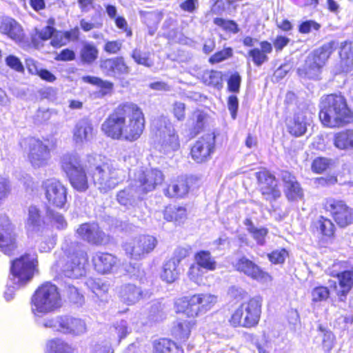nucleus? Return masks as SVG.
Returning a JSON list of instances; mask_svg holds the SVG:
<instances>
[{
  "mask_svg": "<svg viewBox=\"0 0 353 353\" xmlns=\"http://www.w3.org/2000/svg\"><path fill=\"white\" fill-rule=\"evenodd\" d=\"M131 57L137 64L143 65L148 68H150L154 65V62L150 59L149 55L142 52L140 50L134 49L131 54Z\"/></svg>",
  "mask_w": 353,
  "mask_h": 353,
  "instance_id": "49",
  "label": "nucleus"
},
{
  "mask_svg": "<svg viewBox=\"0 0 353 353\" xmlns=\"http://www.w3.org/2000/svg\"><path fill=\"white\" fill-rule=\"evenodd\" d=\"M180 270L176 261L168 260L163 266L161 279L168 283H172L179 276Z\"/></svg>",
  "mask_w": 353,
  "mask_h": 353,
  "instance_id": "31",
  "label": "nucleus"
},
{
  "mask_svg": "<svg viewBox=\"0 0 353 353\" xmlns=\"http://www.w3.org/2000/svg\"><path fill=\"white\" fill-rule=\"evenodd\" d=\"M216 296L210 294H194L186 301H183L186 303L183 312L188 316H196L210 310L216 303Z\"/></svg>",
  "mask_w": 353,
  "mask_h": 353,
  "instance_id": "15",
  "label": "nucleus"
},
{
  "mask_svg": "<svg viewBox=\"0 0 353 353\" xmlns=\"http://www.w3.org/2000/svg\"><path fill=\"white\" fill-rule=\"evenodd\" d=\"M215 145V135L208 133L196 141L191 149L192 159L197 163L208 161L214 152Z\"/></svg>",
  "mask_w": 353,
  "mask_h": 353,
  "instance_id": "16",
  "label": "nucleus"
},
{
  "mask_svg": "<svg viewBox=\"0 0 353 353\" xmlns=\"http://www.w3.org/2000/svg\"><path fill=\"white\" fill-rule=\"evenodd\" d=\"M65 256L57 261L55 266L65 276L78 279L85 273V265L88 261V255L84 245L77 241L68 242L65 240L62 245Z\"/></svg>",
  "mask_w": 353,
  "mask_h": 353,
  "instance_id": "3",
  "label": "nucleus"
},
{
  "mask_svg": "<svg viewBox=\"0 0 353 353\" xmlns=\"http://www.w3.org/2000/svg\"><path fill=\"white\" fill-rule=\"evenodd\" d=\"M309 121L310 119L305 113L303 112L296 113L293 119L288 123L289 132L295 137L303 135L306 131Z\"/></svg>",
  "mask_w": 353,
  "mask_h": 353,
  "instance_id": "29",
  "label": "nucleus"
},
{
  "mask_svg": "<svg viewBox=\"0 0 353 353\" xmlns=\"http://www.w3.org/2000/svg\"><path fill=\"white\" fill-rule=\"evenodd\" d=\"M49 216L52 222L59 230H63L66 228L68 223L64 216L59 212L48 211Z\"/></svg>",
  "mask_w": 353,
  "mask_h": 353,
  "instance_id": "60",
  "label": "nucleus"
},
{
  "mask_svg": "<svg viewBox=\"0 0 353 353\" xmlns=\"http://www.w3.org/2000/svg\"><path fill=\"white\" fill-rule=\"evenodd\" d=\"M313 302L326 301L330 296V290L327 287L319 286L314 288L311 293Z\"/></svg>",
  "mask_w": 353,
  "mask_h": 353,
  "instance_id": "52",
  "label": "nucleus"
},
{
  "mask_svg": "<svg viewBox=\"0 0 353 353\" xmlns=\"http://www.w3.org/2000/svg\"><path fill=\"white\" fill-rule=\"evenodd\" d=\"M333 276L338 277L340 286H346L350 289L353 287V269L345 270Z\"/></svg>",
  "mask_w": 353,
  "mask_h": 353,
  "instance_id": "53",
  "label": "nucleus"
},
{
  "mask_svg": "<svg viewBox=\"0 0 353 353\" xmlns=\"http://www.w3.org/2000/svg\"><path fill=\"white\" fill-rule=\"evenodd\" d=\"M61 165L62 170L67 176L74 172L76 170L83 168L79 157L77 154H65L63 155L61 159Z\"/></svg>",
  "mask_w": 353,
  "mask_h": 353,
  "instance_id": "33",
  "label": "nucleus"
},
{
  "mask_svg": "<svg viewBox=\"0 0 353 353\" xmlns=\"http://www.w3.org/2000/svg\"><path fill=\"white\" fill-rule=\"evenodd\" d=\"M334 145L339 150L353 149V130H345L336 133Z\"/></svg>",
  "mask_w": 353,
  "mask_h": 353,
  "instance_id": "32",
  "label": "nucleus"
},
{
  "mask_svg": "<svg viewBox=\"0 0 353 353\" xmlns=\"http://www.w3.org/2000/svg\"><path fill=\"white\" fill-rule=\"evenodd\" d=\"M85 285L97 297L101 299L109 289L108 284L101 279L88 278L86 279Z\"/></svg>",
  "mask_w": 353,
  "mask_h": 353,
  "instance_id": "41",
  "label": "nucleus"
},
{
  "mask_svg": "<svg viewBox=\"0 0 353 353\" xmlns=\"http://www.w3.org/2000/svg\"><path fill=\"white\" fill-rule=\"evenodd\" d=\"M163 306L159 302L154 303L151 307L150 310V317L152 320L158 321L161 319L165 316L163 312Z\"/></svg>",
  "mask_w": 353,
  "mask_h": 353,
  "instance_id": "59",
  "label": "nucleus"
},
{
  "mask_svg": "<svg viewBox=\"0 0 353 353\" xmlns=\"http://www.w3.org/2000/svg\"><path fill=\"white\" fill-rule=\"evenodd\" d=\"M196 265L206 270L212 271L216 269V262L208 251H200L194 256Z\"/></svg>",
  "mask_w": 353,
  "mask_h": 353,
  "instance_id": "36",
  "label": "nucleus"
},
{
  "mask_svg": "<svg viewBox=\"0 0 353 353\" xmlns=\"http://www.w3.org/2000/svg\"><path fill=\"white\" fill-rule=\"evenodd\" d=\"M204 83L208 85L217 87L222 83V73L219 71L211 70L203 74Z\"/></svg>",
  "mask_w": 353,
  "mask_h": 353,
  "instance_id": "48",
  "label": "nucleus"
},
{
  "mask_svg": "<svg viewBox=\"0 0 353 353\" xmlns=\"http://www.w3.org/2000/svg\"><path fill=\"white\" fill-rule=\"evenodd\" d=\"M92 137V126L87 119H81L75 125L73 130V139L77 144H83Z\"/></svg>",
  "mask_w": 353,
  "mask_h": 353,
  "instance_id": "27",
  "label": "nucleus"
},
{
  "mask_svg": "<svg viewBox=\"0 0 353 353\" xmlns=\"http://www.w3.org/2000/svg\"><path fill=\"white\" fill-rule=\"evenodd\" d=\"M156 136L159 138L161 150L170 153L177 150L180 147L176 130L171 122L166 118H159L154 123Z\"/></svg>",
  "mask_w": 353,
  "mask_h": 353,
  "instance_id": "9",
  "label": "nucleus"
},
{
  "mask_svg": "<svg viewBox=\"0 0 353 353\" xmlns=\"http://www.w3.org/2000/svg\"><path fill=\"white\" fill-rule=\"evenodd\" d=\"M100 67L106 75L114 77L121 74H128L130 71L122 57L103 60L101 62Z\"/></svg>",
  "mask_w": 353,
  "mask_h": 353,
  "instance_id": "23",
  "label": "nucleus"
},
{
  "mask_svg": "<svg viewBox=\"0 0 353 353\" xmlns=\"http://www.w3.org/2000/svg\"><path fill=\"white\" fill-rule=\"evenodd\" d=\"M203 268L200 266L193 264L190 266L188 270V276L191 281L198 285L204 284V274Z\"/></svg>",
  "mask_w": 353,
  "mask_h": 353,
  "instance_id": "47",
  "label": "nucleus"
},
{
  "mask_svg": "<svg viewBox=\"0 0 353 353\" xmlns=\"http://www.w3.org/2000/svg\"><path fill=\"white\" fill-rule=\"evenodd\" d=\"M233 54V50L231 48H226L213 54L209 59L211 63H220L230 57Z\"/></svg>",
  "mask_w": 353,
  "mask_h": 353,
  "instance_id": "57",
  "label": "nucleus"
},
{
  "mask_svg": "<svg viewBox=\"0 0 353 353\" xmlns=\"http://www.w3.org/2000/svg\"><path fill=\"white\" fill-rule=\"evenodd\" d=\"M188 192V186L184 181L172 183L168 185L165 191V195L170 197H182Z\"/></svg>",
  "mask_w": 353,
  "mask_h": 353,
  "instance_id": "44",
  "label": "nucleus"
},
{
  "mask_svg": "<svg viewBox=\"0 0 353 353\" xmlns=\"http://www.w3.org/2000/svg\"><path fill=\"white\" fill-rule=\"evenodd\" d=\"M194 325V321L193 320L179 321L173 328V334L178 339L185 341L189 338Z\"/></svg>",
  "mask_w": 353,
  "mask_h": 353,
  "instance_id": "39",
  "label": "nucleus"
},
{
  "mask_svg": "<svg viewBox=\"0 0 353 353\" xmlns=\"http://www.w3.org/2000/svg\"><path fill=\"white\" fill-rule=\"evenodd\" d=\"M288 252L285 249H281L280 250H277L269 254L268 259L272 263L274 264H279L283 263L285 261Z\"/></svg>",
  "mask_w": 353,
  "mask_h": 353,
  "instance_id": "61",
  "label": "nucleus"
},
{
  "mask_svg": "<svg viewBox=\"0 0 353 353\" xmlns=\"http://www.w3.org/2000/svg\"><path fill=\"white\" fill-rule=\"evenodd\" d=\"M68 296L71 302L76 304H82L83 296L81 295L77 288L73 285H69L68 288Z\"/></svg>",
  "mask_w": 353,
  "mask_h": 353,
  "instance_id": "64",
  "label": "nucleus"
},
{
  "mask_svg": "<svg viewBox=\"0 0 353 353\" xmlns=\"http://www.w3.org/2000/svg\"><path fill=\"white\" fill-rule=\"evenodd\" d=\"M332 160L325 157H319L313 161L312 169L314 172L321 173L331 165Z\"/></svg>",
  "mask_w": 353,
  "mask_h": 353,
  "instance_id": "55",
  "label": "nucleus"
},
{
  "mask_svg": "<svg viewBox=\"0 0 353 353\" xmlns=\"http://www.w3.org/2000/svg\"><path fill=\"white\" fill-rule=\"evenodd\" d=\"M208 116L206 113L199 110L194 111L190 119L188 121L190 125L193 127V134H199L204 128L208 121Z\"/></svg>",
  "mask_w": 353,
  "mask_h": 353,
  "instance_id": "40",
  "label": "nucleus"
},
{
  "mask_svg": "<svg viewBox=\"0 0 353 353\" xmlns=\"http://www.w3.org/2000/svg\"><path fill=\"white\" fill-rule=\"evenodd\" d=\"M213 22L215 25L222 28L225 31H229L234 34L239 31L237 23L234 21L216 17L214 19Z\"/></svg>",
  "mask_w": 353,
  "mask_h": 353,
  "instance_id": "51",
  "label": "nucleus"
},
{
  "mask_svg": "<svg viewBox=\"0 0 353 353\" xmlns=\"http://www.w3.org/2000/svg\"><path fill=\"white\" fill-rule=\"evenodd\" d=\"M319 119L329 128H341L353 122V112L341 94H331L321 98Z\"/></svg>",
  "mask_w": 353,
  "mask_h": 353,
  "instance_id": "2",
  "label": "nucleus"
},
{
  "mask_svg": "<svg viewBox=\"0 0 353 353\" xmlns=\"http://www.w3.org/2000/svg\"><path fill=\"white\" fill-rule=\"evenodd\" d=\"M119 294L123 301L128 305L134 304L141 299L150 296L148 292H144L140 288L130 283L121 285Z\"/></svg>",
  "mask_w": 353,
  "mask_h": 353,
  "instance_id": "25",
  "label": "nucleus"
},
{
  "mask_svg": "<svg viewBox=\"0 0 353 353\" xmlns=\"http://www.w3.org/2000/svg\"><path fill=\"white\" fill-rule=\"evenodd\" d=\"M248 55L252 57L254 63L260 66L263 63L268 61V57L259 48H254L248 52Z\"/></svg>",
  "mask_w": 353,
  "mask_h": 353,
  "instance_id": "58",
  "label": "nucleus"
},
{
  "mask_svg": "<svg viewBox=\"0 0 353 353\" xmlns=\"http://www.w3.org/2000/svg\"><path fill=\"white\" fill-rule=\"evenodd\" d=\"M112 329L113 330H112V332L114 331L116 332L119 341L125 338L131 331L127 321L125 320H121L115 323Z\"/></svg>",
  "mask_w": 353,
  "mask_h": 353,
  "instance_id": "54",
  "label": "nucleus"
},
{
  "mask_svg": "<svg viewBox=\"0 0 353 353\" xmlns=\"http://www.w3.org/2000/svg\"><path fill=\"white\" fill-rule=\"evenodd\" d=\"M45 327L65 334L80 335L86 330L83 321L71 316H57L54 318L45 319L42 323Z\"/></svg>",
  "mask_w": 353,
  "mask_h": 353,
  "instance_id": "10",
  "label": "nucleus"
},
{
  "mask_svg": "<svg viewBox=\"0 0 353 353\" xmlns=\"http://www.w3.org/2000/svg\"><path fill=\"white\" fill-rule=\"evenodd\" d=\"M71 185L79 192H85L88 188V181L83 168L76 170L68 176Z\"/></svg>",
  "mask_w": 353,
  "mask_h": 353,
  "instance_id": "34",
  "label": "nucleus"
},
{
  "mask_svg": "<svg viewBox=\"0 0 353 353\" xmlns=\"http://www.w3.org/2000/svg\"><path fill=\"white\" fill-rule=\"evenodd\" d=\"M281 177L284 185V193L290 201H297L302 199L303 192L296 177L288 171H281Z\"/></svg>",
  "mask_w": 353,
  "mask_h": 353,
  "instance_id": "21",
  "label": "nucleus"
},
{
  "mask_svg": "<svg viewBox=\"0 0 353 353\" xmlns=\"http://www.w3.org/2000/svg\"><path fill=\"white\" fill-rule=\"evenodd\" d=\"M37 264L35 253L26 254L12 261L9 281L19 285H24L29 282L34 274Z\"/></svg>",
  "mask_w": 353,
  "mask_h": 353,
  "instance_id": "8",
  "label": "nucleus"
},
{
  "mask_svg": "<svg viewBox=\"0 0 353 353\" xmlns=\"http://www.w3.org/2000/svg\"><path fill=\"white\" fill-rule=\"evenodd\" d=\"M255 174L261 194L266 200L272 201L280 197L281 192L274 176L266 170L257 172Z\"/></svg>",
  "mask_w": 353,
  "mask_h": 353,
  "instance_id": "19",
  "label": "nucleus"
},
{
  "mask_svg": "<svg viewBox=\"0 0 353 353\" xmlns=\"http://www.w3.org/2000/svg\"><path fill=\"white\" fill-rule=\"evenodd\" d=\"M335 48V42L330 41L309 54L304 64L297 69L299 76L304 79H319L322 68Z\"/></svg>",
  "mask_w": 353,
  "mask_h": 353,
  "instance_id": "5",
  "label": "nucleus"
},
{
  "mask_svg": "<svg viewBox=\"0 0 353 353\" xmlns=\"http://www.w3.org/2000/svg\"><path fill=\"white\" fill-rule=\"evenodd\" d=\"M50 353H72V347L61 339H54L50 341Z\"/></svg>",
  "mask_w": 353,
  "mask_h": 353,
  "instance_id": "46",
  "label": "nucleus"
},
{
  "mask_svg": "<svg viewBox=\"0 0 353 353\" xmlns=\"http://www.w3.org/2000/svg\"><path fill=\"white\" fill-rule=\"evenodd\" d=\"M95 270L101 274H106L111 272L116 265L117 258L108 253H98L93 258Z\"/></svg>",
  "mask_w": 353,
  "mask_h": 353,
  "instance_id": "28",
  "label": "nucleus"
},
{
  "mask_svg": "<svg viewBox=\"0 0 353 353\" xmlns=\"http://www.w3.org/2000/svg\"><path fill=\"white\" fill-rule=\"evenodd\" d=\"M157 244V240L155 237L143 235L125 242L123 248L131 259L139 260L151 252Z\"/></svg>",
  "mask_w": 353,
  "mask_h": 353,
  "instance_id": "11",
  "label": "nucleus"
},
{
  "mask_svg": "<svg viewBox=\"0 0 353 353\" xmlns=\"http://www.w3.org/2000/svg\"><path fill=\"white\" fill-rule=\"evenodd\" d=\"M145 125L142 110L137 104L128 102L119 105L108 116L101 129L114 139L134 142L141 137Z\"/></svg>",
  "mask_w": 353,
  "mask_h": 353,
  "instance_id": "1",
  "label": "nucleus"
},
{
  "mask_svg": "<svg viewBox=\"0 0 353 353\" xmlns=\"http://www.w3.org/2000/svg\"><path fill=\"white\" fill-rule=\"evenodd\" d=\"M98 54L97 48L92 43H84L80 50L81 60L85 64H92L98 58Z\"/></svg>",
  "mask_w": 353,
  "mask_h": 353,
  "instance_id": "38",
  "label": "nucleus"
},
{
  "mask_svg": "<svg viewBox=\"0 0 353 353\" xmlns=\"http://www.w3.org/2000/svg\"><path fill=\"white\" fill-rule=\"evenodd\" d=\"M235 267L238 271L257 281L266 280L269 277L268 273L245 256L238 260Z\"/></svg>",
  "mask_w": 353,
  "mask_h": 353,
  "instance_id": "24",
  "label": "nucleus"
},
{
  "mask_svg": "<svg viewBox=\"0 0 353 353\" xmlns=\"http://www.w3.org/2000/svg\"><path fill=\"white\" fill-rule=\"evenodd\" d=\"M340 54V66L336 73L348 72L353 68V43L345 41L341 43Z\"/></svg>",
  "mask_w": 353,
  "mask_h": 353,
  "instance_id": "26",
  "label": "nucleus"
},
{
  "mask_svg": "<svg viewBox=\"0 0 353 353\" xmlns=\"http://www.w3.org/2000/svg\"><path fill=\"white\" fill-rule=\"evenodd\" d=\"M41 224L40 212L36 206H30L26 228L28 231H37Z\"/></svg>",
  "mask_w": 353,
  "mask_h": 353,
  "instance_id": "43",
  "label": "nucleus"
},
{
  "mask_svg": "<svg viewBox=\"0 0 353 353\" xmlns=\"http://www.w3.org/2000/svg\"><path fill=\"white\" fill-rule=\"evenodd\" d=\"M154 353H183V350L174 341L161 339L154 344Z\"/></svg>",
  "mask_w": 353,
  "mask_h": 353,
  "instance_id": "35",
  "label": "nucleus"
},
{
  "mask_svg": "<svg viewBox=\"0 0 353 353\" xmlns=\"http://www.w3.org/2000/svg\"><path fill=\"white\" fill-rule=\"evenodd\" d=\"M28 159L34 168L46 166L50 159V149L39 139L31 138L29 140Z\"/></svg>",
  "mask_w": 353,
  "mask_h": 353,
  "instance_id": "18",
  "label": "nucleus"
},
{
  "mask_svg": "<svg viewBox=\"0 0 353 353\" xmlns=\"http://www.w3.org/2000/svg\"><path fill=\"white\" fill-rule=\"evenodd\" d=\"M316 227L319 228L321 233L325 236H330L334 232V225L328 219L321 216L316 222Z\"/></svg>",
  "mask_w": 353,
  "mask_h": 353,
  "instance_id": "50",
  "label": "nucleus"
},
{
  "mask_svg": "<svg viewBox=\"0 0 353 353\" xmlns=\"http://www.w3.org/2000/svg\"><path fill=\"white\" fill-rule=\"evenodd\" d=\"M324 208L339 226L344 228L353 223V209L343 201L328 199L324 203Z\"/></svg>",
  "mask_w": 353,
  "mask_h": 353,
  "instance_id": "13",
  "label": "nucleus"
},
{
  "mask_svg": "<svg viewBox=\"0 0 353 353\" xmlns=\"http://www.w3.org/2000/svg\"><path fill=\"white\" fill-rule=\"evenodd\" d=\"M143 196V194L137 186L132 183L117 193V200L120 205H123L127 209H130L137 205Z\"/></svg>",
  "mask_w": 353,
  "mask_h": 353,
  "instance_id": "22",
  "label": "nucleus"
},
{
  "mask_svg": "<svg viewBox=\"0 0 353 353\" xmlns=\"http://www.w3.org/2000/svg\"><path fill=\"white\" fill-rule=\"evenodd\" d=\"M244 225L247 227L248 231L252 234V236L259 245H263L265 244V239L268 233L267 228L263 227H255L250 219H246L244 221Z\"/></svg>",
  "mask_w": 353,
  "mask_h": 353,
  "instance_id": "37",
  "label": "nucleus"
},
{
  "mask_svg": "<svg viewBox=\"0 0 353 353\" xmlns=\"http://www.w3.org/2000/svg\"><path fill=\"white\" fill-rule=\"evenodd\" d=\"M262 299L256 296L243 303L232 314L230 323L235 327H252L259 321Z\"/></svg>",
  "mask_w": 353,
  "mask_h": 353,
  "instance_id": "7",
  "label": "nucleus"
},
{
  "mask_svg": "<svg viewBox=\"0 0 353 353\" xmlns=\"http://www.w3.org/2000/svg\"><path fill=\"white\" fill-rule=\"evenodd\" d=\"M85 79H88V82L99 85L101 88L103 95L106 94L113 88L112 83L108 81H103L97 77H87Z\"/></svg>",
  "mask_w": 353,
  "mask_h": 353,
  "instance_id": "56",
  "label": "nucleus"
},
{
  "mask_svg": "<svg viewBox=\"0 0 353 353\" xmlns=\"http://www.w3.org/2000/svg\"><path fill=\"white\" fill-rule=\"evenodd\" d=\"M16 248L13 226L6 215L0 216V250L10 255Z\"/></svg>",
  "mask_w": 353,
  "mask_h": 353,
  "instance_id": "20",
  "label": "nucleus"
},
{
  "mask_svg": "<svg viewBox=\"0 0 353 353\" xmlns=\"http://www.w3.org/2000/svg\"><path fill=\"white\" fill-rule=\"evenodd\" d=\"M0 32L15 41H20L23 36L21 26L13 19L5 17L0 21Z\"/></svg>",
  "mask_w": 353,
  "mask_h": 353,
  "instance_id": "30",
  "label": "nucleus"
},
{
  "mask_svg": "<svg viewBox=\"0 0 353 353\" xmlns=\"http://www.w3.org/2000/svg\"><path fill=\"white\" fill-rule=\"evenodd\" d=\"M172 114L178 121H183L185 117V103L177 101L172 105Z\"/></svg>",
  "mask_w": 353,
  "mask_h": 353,
  "instance_id": "62",
  "label": "nucleus"
},
{
  "mask_svg": "<svg viewBox=\"0 0 353 353\" xmlns=\"http://www.w3.org/2000/svg\"><path fill=\"white\" fill-rule=\"evenodd\" d=\"M164 180L163 172L158 169H147L139 170L135 174L134 184L144 195L154 190Z\"/></svg>",
  "mask_w": 353,
  "mask_h": 353,
  "instance_id": "14",
  "label": "nucleus"
},
{
  "mask_svg": "<svg viewBox=\"0 0 353 353\" xmlns=\"http://www.w3.org/2000/svg\"><path fill=\"white\" fill-rule=\"evenodd\" d=\"M77 236L83 241L94 245H100L107 242L105 233L96 223L81 224L76 230Z\"/></svg>",
  "mask_w": 353,
  "mask_h": 353,
  "instance_id": "17",
  "label": "nucleus"
},
{
  "mask_svg": "<svg viewBox=\"0 0 353 353\" xmlns=\"http://www.w3.org/2000/svg\"><path fill=\"white\" fill-rule=\"evenodd\" d=\"M241 77L238 72L232 74L228 81V86L230 91L232 92H239Z\"/></svg>",
  "mask_w": 353,
  "mask_h": 353,
  "instance_id": "63",
  "label": "nucleus"
},
{
  "mask_svg": "<svg viewBox=\"0 0 353 353\" xmlns=\"http://www.w3.org/2000/svg\"><path fill=\"white\" fill-rule=\"evenodd\" d=\"M164 219L168 221H174L179 223L186 217V210L182 207L168 206L163 212Z\"/></svg>",
  "mask_w": 353,
  "mask_h": 353,
  "instance_id": "42",
  "label": "nucleus"
},
{
  "mask_svg": "<svg viewBox=\"0 0 353 353\" xmlns=\"http://www.w3.org/2000/svg\"><path fill=\"white\" fill-rule=\"evenodd\" d=\"M62 301L57 287L46 283L40 286L32 297V311L34 314H45L61 307Z\"/></svg>",
  "mask_w": 353,
  "mask_h": 353,
  "instance_id": "6",
  "label": "nucleus"
},
{
  "mask_svg": "<svg viewBox=\"0 0 353 353\" xmlns=\"http://www.w3.org/2000/svg\"><path fill=\"white\" fill-rule=\"evenodd\" d=\"M42 189L49 205L56 208H64L67 202V189L57 179H48L43 181Z\"/></svg>",
  "mask_w": 353,
  "mask_h": 353,
  "instance_id": "12",
  "label": "nucleus"
},
{
  "mask_svg": "<svg viewBox=\"0 0 353 353\" xmlns=\"http://www.w3.org/2000/svg\"><path fill=\"white\" fill-rule=\"evenodd\" d=\"M88 163L94 184L101 193L115 188L123 180V171L110 163L102 162L100 157H89Z\"/></svg>",
  "mask_w": 353,
  "mask_h": 353,
  "instance_id": "4",
  "label": "nucleus"
},
{
  "mask_svg": "<svg viewBox=\"0 0 353 353\" xmlns=\"http://www.w3.org/2000/svg\"><path fill=\"white\" fill-rule=\"evenodd\" d=\"M141 20L149 28H156L160 21L159 16L156 12L140 10Z\"/></svg>",
  "mask_w": 353,
  "mask_h": 353,
  "instance_id": "45",
  "label": "nucleus"
}]
</instances>
